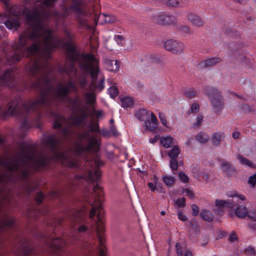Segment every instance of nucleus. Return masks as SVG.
<instances>
[{
	"label": "nucleus",
	"mask_w": 256,
	"mask_h": 256,
	"mask_svg": "<svg viewBox=\"0 0 256 256\" xmlns=\"http://www.w3.org/2000/svg\"><path fill=\"white\" fill-rule=\"evenodd\" d=\"M0 0L6 12V14H0V23L4 22L9 30H16L20 25L19 16L24 15L30 25V28L20 36L14 55L8 57L4 63L11 65L20 61L22 56H34L26 66V70L30 76L39 77L32 87L40 92L37 100L22 104V112L17 108L18 99L11 101L5 108L0 105V116L24 115L30 110L48 106L54 100L64 102L66 99L76 113L68 119L54 112L50 113L54 120V127L62 128L60 134L51 135L43 140L44 146L50 151L51 156L44 154L36 155L34 148L22 142L16 158L0 160V164L8 170L5 174H0V185H6L14 181L16 175L26 178L30 170L44 167L50 160L60 161L63 165L70 168L78 166V162L68 152L58 150L62 140H68L73 133V126L82 125L88 114V108L81 98L67 97L70 92L78 91L75 82L72 80L77 71L74 64L78 62L84 73L78 76V83L80 88L90 90L86 92L84 97L90 107L93 106L96 102L94 91H101L104 88V78L102 76L96 83L100 71L99 60L93 54H78L72 42H64L63 40L54 37L48 26V20H54L58 23L74 10L77 14L80 26L89 28L86 20L89 13L80 0H72L70 8L62 6L61 13L53 12L50 9L57 0H25L27 3L35 4L30 10L23 5L11 6L9 0Z\"/></svg>",
	"instance_id": "obj_1"
},
{
	"label": "nucleus",
	"mask_w": 256,
	"mask_h": 256,
	"mask_svg": "<svg viewBox=\"0 0 256 256\" xmlns=\"http://www.w3.org/2000/svg\"><path fill=\"white\" fill-rule=\"evenodd\" d=\"M100 144V140L90 131L82 132L79 136L78 142L75 145V152L78 156L85 154H92L91 160L86 162L88 169L87 176L92 182L96 181L101 176L98 168L104 163L100 158L98 153Z\"/></svg>",
	"instance_id": "obj_2"
},
{
	"label": "nucleus",
	"mask_w": 256,
	"mask_h": 256,
	"mask_svg": "<svg viewBox=\"0 0 256 256\" xmlns=\"http://www.w3.org/2000/svg\"><path fill=\"white\" fill-rule=\"evenodd\" d=\"M93 194L92 196V200L88 201L89 204L92 206L90 211V217L93 219L96 215V211L98 212L97 215L98 220L96 224L92 226V228L96 234L98 240V250L100 256H106V248L104 246V236L101 234L104 230L103 226V222L100 218L101 210L102 206L101 200L103 196V192L102 188L98 184L94 187Z\"/></svg>",
	"instance_id": "obj_3"
},
{
	"label": "nucleus",
	"mask_w": 256,
	"mask_h": 256,
	"mask_svg": "<svg viewBox=\"0 0 256 256\" xmlns=\"http://www.w3.org/2000/svg\"><path fill=\"white\" fill-rule=\"evenodd\" d=\"M135 116L139 120L144 122L147 130L154 132L156 129L158 121L154 113L146 109H140L136 112Z\"/></svg>",
	"instance_id": "obj_4"
},
{
	"label": "nucleus",
	"mask_w": 256,
	"mask_h": 256,
	"mask_svg": "<svg viewBox=\"0 0 256 256\" xmlns=\"http://www.w3.org/2000/svg\"><path fill=\"white\" fill-rule=\"evenodd\" d=\"M204 93L210 101L212 110L218 114H221L224 106V100L220 92L216 88H208Z\"/></svg>",
	"instance_id": "obj_5"
},
{
	"label": "nucleus",
	"mask_w": 256,
	"mask_h": 256,
	"mask_svg": "<svg viewBox=\"0 0 256 256\" xmlns=\"http://www.w3.org/2000/svg\"><path fill=\"white\" fill-rule=\"evenodd\" d=\"M227 196L229 198H232L233 202H230L228 200H216V206L218 208V212L220 214H222L221 211L226 207L232 208L235 202H239L240 200H245L246 198L245 196L242 194L238 193L236 191L228 192Z\"/></svg>",
	"instance_id": "obj_6"
},
{
	"label": "nucleus",
	"mask_w": 256,
	"mask_h": 256,
	"mask_svg": "<svg viewBox=\"0 0 256 256\" xmlns=\"http://www.w3.org/2000/svg\"><path fill=\"white\" fill-rule=\"evenodd\" d=\"M164 48L174 54H180L182 52L184 46L182 42L170 40L164 42Z\"/></svg>",
	"instance_id": "obj_7"
},
{
	"label": "nucleus",
	"mask_w": 256,
	"mask_h": 256,
	"mask_svg": "<svg viewBox=\"0 0 256 256\" xmlns=\"http://www.w3.org/2000/svg\"><path fill=\"white\" fill-rule=\"evenodd\" d=\"M187 18L194 26L201 27L204 26V22L200 16L194 13H188Z\"/></svg>",
	"instance_id": "obj_8"
},
{
	"label": "nucleus",
	"mask_w": 256,
	"mask_h": 256,
	"mask_svg": "<svg viewBox=\"0 0 256 256\" xmlns=\"http://www.w3.org/2000/svg\"><path fill=\"white\" fill-rule=\"evenodd\" d=\"M50 242L48 244V246L56 254L57 253V252L58 250H60L62 246H64L65 243V242L64 240L58 238L55 239L50 238Z\"/></svg>",
	"instance_id": "obj_9"
},
{
	"label": "nucleus",
	"mask_w": 256,
	"mask_h": 256,
	"mask_svg": "<svg viewBox=\"0 0 256 256\" xmlns=\"http://www.w3.org/2000/svg\"><path fill=\"white\" fill-rule=\"evenodd\" d=\"M104 65L108 70L114 72L120 68V62L116 60L106 59L104 60Z\"/></svg>",
	"instance_id": "obj_10"
},
{
	"label": "nucleus",
	"mask_w": 256,
	"mask_h": 256,
	"mask_svg": "<svg viewBox=\"0 0 256 256\" xmlns=\"http://www.w3.org/2000/svg\"><path fill=\"white\" fill-rule=\"evenodd\" d=\"M220 60V58L218 57L208 58L199 63L198 67L200 68L212 67L219 63Z\"/></svg>",
	"instance_id": "obj_11"
},
{
	"label": "nucleus",
	"mask_w": 256,
	"mask_h": 256,
	"mask_svg": "<svg viewBox=\"0 0 256 256\" xmlns=\"http://www.w3.org/2000/svg\"><path fill=\"white\" fill-rule=\"evenodd\" d=\"M84 210H80V211H76L74 212H72V217L70 218V220L72 221V222L74 224V226H76V225L78 226H80L82 216L84 214Z\"/></svg>",
	"instance_id": "obj_12"
},
{
	"label": "nucleus",
	"mask_w": 256,
	"mask_h": 256,
	"mask_svg": "<svg viewBox=\"0 0 256 256\" xmlns=\"http://www.w3.org/2000/svg\"><path fill=\"white\" fill-rule=\"evenodd\" d=\"M224 134L222 132H216L212 136V142L214 146H218L221 144L222 142L224 140Z\"/></svg>",
	"instance_id": "obj_13"
},
{
	"label": "nucleus",
	"mask_w": 256,
	"mask_h": 256,
	"mask_svg": "<svg viewBox=\"0 0 256 256\" xmlns=\"http://www.w3.org/2000/svg\"><path fill=\"white\" fill-rule=\"evenodd\" d=\"M176 248L179 256H192V252L188 250L184 246L180 245L179 243L176 244Z\"/></svg>",
	"instance_id": "obj_14"
},
{
	"label": "nucleus",
	"mask_w": 256,
	"mask_h": 256,
	"mask_svg": "<svg viewBox=\"0 0 256 256\" xmlns=\"http://www.w3.org/2000/svg\"><path fill=\"white\" fill-rule=\"evenodd\" d=\"M167 5L172 7H184L188 5L186 0H168Z\"/></svg>",
	"instance_id": "obj_15"
},
{
	"label": "nucleus",
	"mask_w": 256,
	"mask_h": 256,
	"mask_svg": "<svg viewBox=\"0 0 256 256\" xmlns=\"http://www.w3.org/2000/svg\"><path fill=\"white\" fill-rule=\"evenodd\" d=\"M246 216L252 221L249 223L248 226L252 229H256V210H252L248 212Z\"/></svg>",
	"instance_id": "obj_16"
},
{
	"label": "nucleus",
	"mask_w": 256,
	"mask_h": 256,
	"mask_svg": "<svg viewBox=\"0 0 256 256\" xmlns=\"http://www.w3.org/2000/svg\"><path fill=\"white\" fill-rule=\"evenodd\" d=\"M160 142L164 147L168 148L173 144L174 138L170 136H164L160 138Z\"/></svg>",
	"instance_id": "obj_17"
},
{
	"label": "nucleus",
	"mask_w": 256,
	"mask_h": 256,
	"mask_svg": "<svg viewBox=\"0 0 256 256\" xmlns=\"http://www.w3.org/2000/svg\"><path fill=\"white\" fill-rule=\"evenodd\" d=\"M122 106L126 108H131L134 105V100L128 96H126L121 98Z\"/></svg>",
	"instance_id": "obj_18"
},
{
	"label": "nucleus",
	"mask_w": 256,
	"mask_h": 256,
	"mask_svg": "<svg viewBox=\"0 0 256 256\" xmlns=\"http://www.w3.org/2000/svg\"><path fill=\"white\" fill-rule=\"evenodd\" d=\"M248 210L244 206H238L235 210L236 215L240 218H244L246 216Z\"/></svg>",
	"instance_id": "obj_19"
},
{
	"label": "nucleus",
	"mask_w": 256,
	"mask_h": 256,
	"mask_svg": "<svg viewBox=\"0 0 256 256\" xmlns=\"http://www.w3.org/2000/svg\"><path fill=\"white\" fill-rule=\"evenodd\" d=\"M99 18L107 24L114 22L117 20L116 18L114 16L106 14L100 15Z\"/></svg>",
	"instance_id": "obj_20"
},
{
	"label": "nucleus",
	"mask_w": 256,
	"mask_h": 256,
	"mask_svg": "<svg viewBox=\"0 0 256 256\" xmlns=\"http://www.w3.org/2000/svg\"><path fill=\"white\" fill-rule=\"evenodd\" d=\"M184 96L189 99L196 96L198 94V92L195 88H186L184 90Z\"/></svg>",
	"instance_id": "obj_21"
},
{
	"label": "nucleus",
	"mask_w": 256,
	"mask_h": 256,
	"mask_svg": "<svg viewBox=\"0 0 256 256\" xmlns=\"http://www.w3.org/2000/svg\"><path fill=\"white\" fill-rule=\"evenodd\" d=\"M165 14L162 12H159L153 17V20L158 24H164Z\"/></svg>",
	"instance_id": "obj_22"
},
{
	"label": "nucleus",
	"mask_w": 256,
	"mask_h": 256,
	"mask_svg": "<svg viewBox=\"0 0 256 256\" xmlns=\"http://www.w3.org/2000/svg\"><path fill=\"white\" fill-rule=\"evenodd\" d=\"M162 180L164 184L168 186H172L175 182L174 178L172 176H164Z\"/></svg>",
	"instance_id": "obj_23"
},
{
	"label": "nucleus",
	"mask_w": 256,
	"mask_h": 256,
	"mask_svg": "<svg viewBox=\"0 0 256 256\" xmlns=\"http://www.w3.org/2000/svg\"><path fill=\"white\" fill-rule=\"evenodd\" d=\"M201 216L206 221L211 222L213 220V215L208 210H204L200 213Z\"/></svg>",
	"instance_id": "obj_24"
},
{
	"label": "nucleus",
	"mask_w": 256,
	"mask_h": 256,
	"mask_svg": "<svg viewBox=\"0 0 256 256\" xmlns=\"http://www.w3.org/2000/svg\"><path fill=\"white\" fill-rule=\"evenodd\" d=\"M196 138L200 142L205 143L209 140L210 138L207 134L200 132L197 134Z\"/></svg>",
	"instance_id": "obj_25"
},
{
	"label": "nucleus",
	"mask_w": 256,
	"mask_h": 256,
	"mask_svg": "<svg viewBox=\"0 0 256 256\" xmlns=\"http://www.w3.org/2000/svg\"><path fill=\"white\" fill-rule=\"evenodd\" d=\"M180 148L177 146H174L168 152L170 158H176L180 154Z\"/></svg>",
	"instance_id": "obj_26"
},
{
	"label": "nucleus",
	"mask_w": 256,
	"mask_h": 256,
	"mask_svg": "<svg viewBox=\"0 0 256 256\" xmlns=\"http://www.w3.org/2000/svg\"><path fill=\"white\" fill-rule=\"evenodd\" d=\"M237 158L242 164L250 167H252V162L246 158L244 157L243 156L238 154L237 156Z\"/></svg>",
	"instance_id": "obj_27"
},
{
	"label": "nucleus",
	"mask_w": 256,
	"mask_h": 256,
	"mask_svg": "<svg viewBox=\"0 0 256 256\" xmlns=\"http://www.w3.org/2000/svg\"><path fill=\"white\" fill-rule=\"evenodd\" d=\"M176 22V16L170 14H165L164 24H175Z\"/></svg>",
	"instance_id": "obj_28"
},
{
	"label": "nucleus",
	"mask_w": 256,
	"mask_h": 256,
	"mask_svg": "<svg viewBox=\"0 0 256 256\" xmlns=\"http://www.w3.org/2000/svg\"><path fill=\"white\" fill-rule=\"evenodd\" d=\"M108 93L111 98H114L118 94V90L116 86H112L109 88Z\"/></svg>",
	"instance_id": "obj_29"
},
{
	"label": "nucleus",
	"mask_w": 256,
	"mask_h": 256,
	"mask_svg": "<svg viewBox=\"0 0 256 256\" xmlns=\"http://www.w3.org/2000/svg\"><path fill=\"white\" fill-rule=\"evenodd\" d=\"M221 168L226 172L229 173L233 170V168L231 164L228 162H224L220 165Z\"/></svg>",
	"instance_id": "obj_30"
},
{
	"label": "nucleus",
	"mask_w": 256,
	"mask_h": 256,
	"mask_svg": "<svg viewBox=\"0 0 256 256\" xmlns=\"http://www.w3.org/2000/svg\"><path fill=\"white\" fill-rule=\"evenodd\" d=\"M158 118L163 126H164L166 128H168V122L166 118V116L165 114L162 112H160L158 113Z\"/></svg>",
	"instance_id": "obj_31"
},
{
	"label": "nucleus",
	"mask_w": 256,
	"mask_h": 256,
	"mask_svg": "<svg viewBox=\"0 0 256 256\" xmlns=\"http://www.w3.org/2000/svg\"><path fill=\"white\" fill-rule=\"evenodd\" d=\"M200 106L197 103H194L191 106L190 109L188 111V114H190L192 113H197L199 111Z\"/></svg>",
	"instance_id": "obj_32"
},
{
	"label": "nucleus",
	"mask_w": 256,
	"mask_h": 256,
	"mask_svg": "<svg viewBox=\"0 0 256 256\" xmlns=\"http://www.w3.org/2000/svg\"><path fill=\"white\" fill-rule=\"evenodd\" d=\"M34 252V250L30 247L24 248L20 250L19 252L22 254L28 256Z\"/></svg>",
	"instance_id": "obj_33"
},
{
	"label": "nucleus",
	"mask_w": 256,
	"mask_h": 256,
	"mask_svg": "<svg viewBox=\"0 0 256 256\" xmlns=\"http://www.w3.org/2000/svg\"><path fill=\"white\" fill-rule=\"evenodd\" d=\"M170 168L172 170H176L178 168V162L176 158H170Z\"/></svg>",
	"instance_id": "obj_34"
},
{
	"label": "nucleus",
	"mask_w": 256,
	"mask_h": 256,
	"mask_svg": "<svg viewBox=\"0 0 256 256\" xmlns=\"http://www.w3.org/2000/svg\"><path fill=\"white\" fill-rule=\"evenodd\" d=\"M180 180L182 182L186 183L188 182V177L184 172H180L178 174Z\"/></svg>",
	"instance_id": "obj_35"
},
{
	"label": "nucleus",
	"mask_w": 256,
	"mask_h": 256,
	"mask_svg": "<svg viewBox=\"0 0 256 256\" xmlns=\"http://www.w3.org/2000/svg\"><path fill=\"white\" fill-rule=\"evenodd\" d=\"M64 32L66 36V40H70L74 38V35L72 34L70 32L69 30L67 28H64Z\"/></svg>",
	"instance_id": "obj_36"
},
{
	"label": "nucleus",
	"mask_w": 256,
	"mask_h": 256,
	"mask_svg": "<svg viewBox=\"0 0 256 256\" xmlns=\"http://www.w3.org/2000/svg\"><path fill=\"white\" fill-rule=\"evenodd\" d=\"M180 31L184 34H192V32L190 30V28L187 26H182L180 28Z\"/></svg>",
	"instance_id": "obj_37"
},
{
	"label": "nucleus",
	"mask_w": 256,
	"mask_h": 256,
	"mask_svg": "<svg viewBox=\"0 0 256 256\" xmlns=\"http://www.w3.org/2000/svg\"><path fill=\"white\" fill-rule=\"evenodd\" d=\"M248 184L252 187L256 185V174H254L249 178Z\"/></svg>",
	"instance_id": "obj_38"
},
{
	"label": "nucleus",
	"mask_w": 256,
	"mask_h": 256,
	"mask_svg": "<svg viewBox=\"0 0 256 256\" xmlns=\"http://www.w3.org/2000/svg\"><path fill=\"white\" fill-rule=\"evenodd\" d=\"M202 120H203V116L202 114H198L196 117V122L194 123V126H200L202 122Z\"/></svg>",
	"instance_id": "obj_39"
},
{
	"label": "nucleus",
	"mask_w": 256,
	"mask_h": 256,
	"mask_svg": "<svg viewBox=\"0 0 256 256\" xmlns=\"http://www.w3.org/2000/svg\"><path fill=\"white\" fill-rule=\"evenodd\" d=\"M185 202H186V198H182L177 200L176 201V204L178 207H183L185 206Z\"/></svg>",
	"instance_id": "obj_40"
},
{
	"label": "nucleus",
	"mask_w": 256,
	"mask_h": 256,
	"mask_svg": "<svg viewBox=\"0 0 256 256\" xmlns=\"http://www.w3.org/2000/svg\"><path fill=\"white\" fill-rule=\"evenodd\" d=\"M44 198V196L42 192H39L35 198V200L38 204H40Z\"/></svg>",
	"instance_id": "obj_41"
},
{
	"label": "nucleus",
	"mask_w": 256,
	"mask_h": 256,
	"mask_svg": "<svg viewBox=\"0 0 256 256\" xmlns=\"http://www.w3.org/2000/svg\"><path fill=\"white\" fill-rule=\"evenodd\" d=\"M192 214L194 216H196L198 214L199 212V208L196 204H192Z\"/></svg>",
	"instance_id": "obj_42"
},
{
	"label": "nucleus",
	"mask_w": 256,
	"mask_h": 256,
	"mask_svg": "<svg viewBox=\"0 0 256 256\" xmlns=\"http://www.w3.org/2000/svg\"><path fill=\"white\" fill-rule=\"evenodd\" d=\"M178 219L182 221L185 222L188 220V218L186 216L181 212H178Z\"/></svg>",
	"instance_id": "obj_43"
},
{
	"label": "nucleus",
	"mask_w": 256,
	"mask_h": 256,
	"mask_svg": "<svg viewBox=\"0 0 256 256\" xmlns=\"http://www.w3.org/2000/svg\"><path fill=\"white\" fill-rule=\"evenodd\" d=\"M238 238L236 234L234 232H232L228 238V240L231 242H234Z\"/></svg>",
	"instance_id": "obj_44"
},
{
	"label": "nucleus",
	"mask_w": 256,
	"mask_h": 256,
	"mask_svg": "<svg viewBox=\"0 0 256 256\" xmlns=\"http://www.w3.org/2000/svg\"><path fill=\"white\" fill-rule=\"evenodd\" d=\"M184 192L185 193L186 196H187L190 198H193L194 196V193L192 192L188 189L184 190Z\"/></svg>",
	"instance_id": "obj_45"
},
{
	"label": "nucleus",
	"mask_w": 256,
	"mask_h": 256,
	"mask_svg": "<svg viewBox=\"0 0 256 256\" xmlns=\"http://www.w3.org/2000/svg\"><path fill=\"white\" fill-rule=\"evenodd\" d=\"M124 38L122 36L120 35H116L114 37V40L117 42L118 44H119V42L122 41L123 40Z\"/></svg>",
	"instance_id": "obj_46"
},
{
	"label": "nucleus",
	"mask_w": 256,
	"mask_h": 256,
	"mask_svg": "<svg viewBox=\"0 0 256 256\" xmlns=\"http://www.w3.org/2000/svg\"><path fill=\"white\" fill-rule=\"evenodd\" d=\"M148 185L149 188L152 191H154L156 190V184L152 182H149Z\"/></svg>",
	"instance_id": "obj_47"
},
{
	"label": "nucleus",
	"mask_w": 256,
	"mask_h": 256,
	"mask_svg": "<svg viewBox=\"0 0 256 256\" xmlns=\"http://www.w3.org/2000/svg\"><path fill=\"white\" fill-rule=\"evenodd\" d=\"M158 136H156L154 138H150L149 141L151 144H154L158 140Z\"/></svg>",
	"instance_id": "obj_48"
},
{
	"label": "nucleus",
	"mask_w": 256,
	"mask_h": 256,
	"mask_svg": "<svg viewBox=\"0 0 256 256\" xmlns=\"http://www.w3.org/2000/svg\"><path fill=\"white\" fill-rule=\"evenodd\" d=\"M242 108L245 112H250L252 110L251 108L249 107V106L246 104L242 106Z\"/></svg>",
	"instance_id": "obj_49"
},
{
	"label": "nucleus",
	"mask_w": 256,
	"mask_h": 256,
	"mask_svg": "<svg viewBox=\"0 0 256 256\" xmlns=\"http://www.w3.org/2000/svg\"><path fill=\"white\" fill-rule=\"evenodd\" d=\"M246 252L248 253L252 254H254L255 252L254 249L250 247H249L246 249Z\"/></svg>",
	"instance_id": "obj_50"
},
{
	"label": "nucleus",
	"mask_w": 256,
	"mask_h": 256,
	"mask_svg": "<svg viewBox=\"0 0 256 256\" xmlns=\"http://www.w3.org/2000/svg\"><path fill=\"white\" fill-rule=\"evenodd\" d=\"M87 229V227L86 226H80L78 228V232H85Z\"/></svg>",
	"instance_id": "obj_51"
},
{
	"label": "nucleus",
	"mask_w": 256,
	"mask_h": 256,
	"mask_svg": "<svg viewBox=\"0 0 256 256\" xmlns=\"http://www.w3.org/2000/svg\"><path fill=\"white\" fill-rule=\"evenodd\" d=\"M240 135V134L238 132H234L232 134V137L236 139L239 138V136Z\"/></svg>",
	"instance_id": "obj_52"
},
{
	"label": "nucleus",
	"mask_w": 256,
	"mask_h": 256,
	"mask_svg": "<svg viewBox=\"0 0 256 256\" xmlns=\"http://www.w3.org/2000/svg\"><path fill=\"white\" fill-rule=\"evenodd\" d=\"M233 1L242 4H245L248 2V0H233Z\"/></svg>",
	"instance_id": "obj_53"
},
{
	"label": "nucleus",
	"mask_w": 256,
	"mask_h": 256,
	"mask_svg": "<svg viewBox=\"0 0 256 256\" xmlns=\"http://www.w3.org/2000/svg\"><path fill=\"white\" fill-rule=\"evenodd\" d=\"M26 124H27V122H26V120H24L22 122V126L23 128H26L27 126H26Z\"/></svg>",
	"instance_id": "obj_54"
},
{
	"label": "nucleus",
	"mask_w": 256,
	"mask_h": 256,
	"mask_svg": "<svg viewBox=\"0 0 256 256\" xmlns=\"http://www.w3.org/2000/svg\"><path fill=\"white\" fill-rule=\"evenodd\" d=\"M96 114L98 117H100L102 116V111H96Z\"/></svg>",
	"instance_id": "obj_55"
},
{
	"label": "nucleus",
	"mask_w": 256,
	"mask_h": 256,
	"mask_svg": "<svg viewBox=\"0 0 256 256\" xmlns=\"http://www.w3.org/2000/svg\"><path fill=\"white\" fill-rule=\"evenodd\" d=\"M111 130L112 131V132H113L114 135L116 136L117 134L116 132H115V130L113 128H111Z\"/></svg>",
	"instance_id": "obj_56"
},
{
	"label": "nucleus",
	"mask_w": 256,
	"mask_h": 256,
	"mask_svg": "<svg viewBox=\"0 0 256 256\" xmlns=\"http://www.w3.org/2000/svg\"><path fill=\"white\" fill-rule=\"evenodd\" d=\"M166 214V212L164 210H162L160 212V214L162 215V216H164Z\"/></svg>",
	"instance_id": "obj_57"
},
{
	"label": "nucleus",
	"mask_w": 256,
	"mask_h": 256,
	"mask_svg": "<svg viewBox=\"0 0 256 256\" xmlns=\"http://www.w3.org/2000/svg\"><path fill=\"white\" fill-rule=\"evenodd\" d=\"M92 51L96 50V46H94L92 48Z\"/></svg>",
	"instance_id": "obj_58"
},
{
	"label": "nucleus",
	"mask_w": 256,
	"mask_h": 256,
	"mask_svg": "<svg viewBox=\"0 0 256 256\" xmlns=\"http://www.w3.org/2000/svg\"><path fill=\"white\" fill-rule=\"evenodd\" d=\"M106 47L110 50H113V48L109 47L108 44H106Z\"/></svg>",
	"instance_id": "obj_59"
},
{
	"label": "nucleus",
	"mask_w": 256,
	"mask_h": 256,
	"mask_svg": "<svg viewBox=\"0 0 256 256\" xmlns=\"http://www.w3.org/2000/svg\"><path fill=\"white\" fill-rule=\"evenodd\" d=\"M57 196V194L56 192H52V196Z\"/></svg>",
	"instance_id": "obj_60"
},
{
	"label": "nucleus",
	"mask_w": 256,
	"mask_h": 256,
	"mask_svg": "<svg viewBox=\"0 0 256 256\" xmlns=\"http://www.w3.org/2000/svg\"><path fill=\"white\" fill-rule=\"evenodd\" d=\"M102 134L104 136H106L107 134H106V132H102Z\"/></svg>",
	"instance_id": "obj_61"
},
{
	"label": "nucleus",
	"mask_w": 256,
	"mask_h": 256,
	"mask_svg": "<svg viewBox=\"0 0 256 256\" xmlns=\"http://www.w3.org/2000/svg\"><path fill=\"white\" fill-rule=\"evenodd\" d=\"M2 142H3L2 138L1 137H0V144H2Z\"/></svg>",
	"instance_id": "obj_62"
},
{
	"label": "nucleus",
	"mask_w": 256,
	"mask_h": 256,
	"mask_svg": "<svg viewBox=\"0 0 256 256\" xmlns=\"http://www.w3.org/2000/svg\"><path fill=\"white\" fill-rule=\"evenodd\" d=\"M154 179L155 181H156L158 180V178H157V177L156 176H154Z\"/></svg>",
	"instance_id": "obj_63"
},
{
	"label": "nucleus",
	"mask_w": 256,
	"mask_h": 256,
	"mask_svg": "<svg viewBox=\"0 0 256 256\" xmlns=\"http://www.w3.org/2000/svg\"><path fill=\"white\" fill-rule=\"evenodd\" d=\"M96 129H94L93 128H91V131H96Z\"/></svg>",
	"instance_id": "obj_64"
}]
</instances>
